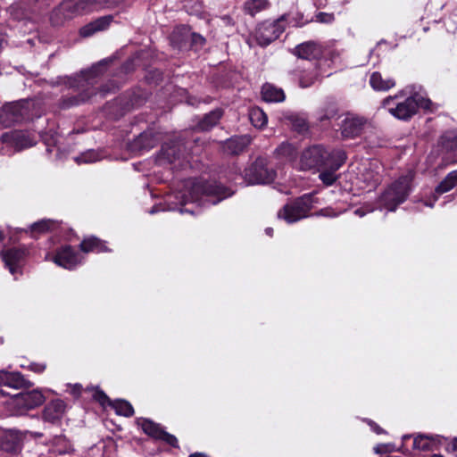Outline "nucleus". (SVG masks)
Returning <instances> with one entry per match:
<instances>
[{"label": "nucleus", "instance_id": "nucleus-3", "mask_svg": "<svg viewBox=\"0 0 457 457\" xmlns=\"http://www.w3.org/2000/svg\"><path fill=\"white\" fill-rule=\"evenodd\" d=\"M402 93L385 98L382 102V107L399 120H409L417 112L419 107L430 109L431 101L420 95L406 97L404 99Z\"/></svg>", "mask_w": 457, "mask_h": 457}, {"label": "nucleus", "instance_id": "nucleus-13", "mask_svg": "<svg viewBox=\"0 0 457 457\" xmlns=\"http://www.w3.org/2000/svg\"><path fill=\"white\" fill-rule=\"evenodd\" d=\"M370 127V122L366 118L350 114L342 120L341 135L345 138H354Z\"/></svg>", "mask_w": 457, "mask_h": 457}, {"label": "nucleus", "instance_id": "nucleus-5", "mask_svg": "<svg viewBox=\"0 0 457 457\" xmlns=\"http://www.w3.org/2000/svg\"><path fill=\"white\" fill-rule=\"evenodd\" d=\"M288 14H283L273 21H263L260 23L253 36L257 45L266 46L279 37L285 31L287 23Z\"/></svg>", "mask_w": 457, "mask_h": 457}, {"label": "nucleus", "instance_id": "nucleus-52", "mask_svg": "<svg viewBox=\"0 0 457 457\" xmlns=\"http://www.w3.org/2000/svg\"><path fill=\"white\" fill-rule=\"evenodd\" d=\"M4 41H5L4 36L0 34V50L2 49L3 44Z\"/></svg>", "mask_w": 457, "mask_h": 457}, {"label": "nucleus", "instance_id": "nucleus-15", "mask_svg": "<svg viewBox=\"0 0 457 457\" xmlns=\"http://www.w3.org/2000/svg\"><path fill=\"white\" fill-rule=\"evenodd\" d=\"M137 424L148 436L155 439L162 440L173 447H178V440L176 436L165 432L158 424L146 419L137 420Z\"/></svg>", "mask_w": 457, "mask_h": 457}, {"label": "nucleus", "instance_id": "nucleus-4", "mask_svg": "<svg viewBox=\"0 0 457 457\" xmlns=\"http://www.w3.org/2000/svg\"><path fill=\"white\" fill-rule=\"evenodd\" d=\"M412 179V173L409 172L392 183L380 196L382 207L388 211H395L399 204L403 203L411 192Z\"/></svg>", "mask_w": 457, "mask_h": 457}, {"label": "nucleus", "instance_id": "nucleus-40", "mask_svg": "<svg viewBox=\"0 0 457 457\" xmlns=\"http://www.w3.org/2000/svg\"><path fill=\"white\" fill-rule=\"evenodd\" d=\"M377 453H385L393 451V445H378L374 448Z\"/></svg>", "mask_w": 457, "mask_h": 457}, {"label": "nucleus", "instance_id": "nucleus-53", "mask_svg": "<svg viewBox=\"0 0 457 457\" xmlns=\"http://www.w3.org/2000/svg\"><path fill=\"white\" fill-rule=\"evenodd\" d=\"M355 214L359 215L360 217H362L364 215V212L361 209L355 210Z\"/></svg>", "mask_w": 457, "mask_h": 457}, {"label": "nucleus", "instance_id": "nucleus-29", "mask_svg": "<svg viewBox=\"0 0 457 457\" xmlns=\"http://www.w3.org/2000/svg\"><path fill=\"white\" fill-rule=\"evenodd\" d=\"M21 394L22 397H24L25 405L27 406L28 410L34 409L41 405L45 401V396L38 390H32Z\"/></svg>", "mask_w": 457, "mask_h": 457}, {"label": "nucleus", "instance_id": "nucleus-56", "mask_svg": "<svg viewBox=\"0 0 457 457\" xmlns=\"http://www.w3.org/2000/svg\"><path fill=\"white\" fill-rule=\"evenodd\" d=\"M430 457H443V456L438 455V454H433V455H431Z\"/></svg>", "mask_w": 457, "mask_h": 457}, {"label": "nucleus", "instance_id": "nucleus-20", "mask_svg": "<svg viewBox=\"0 0 457 457\" xmlns=\"http://www.w3.org/2000/svg\"><path fill=\"white\" fill-rule=\"evenodd\" d=\"M0 384L15 389L28 386V382L21 373L5 370H0Z\"/></svg>", "mask_w": 457, "mask_h": 457}, {"label": "nucleus", "instance_id": "nucleus-35", "mask_svg": "<svg viewBox=\"0 0 457 457\" xmlns=\"http://www.w3.org/2000/svg\"><path fill=\"white\" fill-rule=\"evenodd\" d=\"M429 444L428 437L425 436H418L413 440V447L419 450H428Z\"/></svg>", "mask_w": 457, "mask_h": 457}, {"label": "nucleus", "instance_id": "nucleus-30", "mask_svg": "<svg viewBox=\"0 0 457 457\" xmlns=\"http://www.w3.org/2000/svg\"><path fill=\"white\" fill-rule=\"evenodd\" d=\"M221 111L215 110L206 114L202 121L199 123V129L201 130H208L215 126L220 119L221 118Z\"/></svg>", "mask_w": 457, "mask_h": 457}, {"label": "nucleus", "instance_id": "nucleus-10", "mask_svg": "<svg viewBox=\"0 0 457 457\" xmlns=\"http://www.w3.org/2000/svg\"><path fill=\"white\" fill-rule=\"evenodd\" d=\"M331 150L321 145H313L304 150L300 159L302 170L320 169L330 158Z\"/></svg>", "mask_w": 457, "mask_h": 457}, {"label": "nucleus", "instance_id": "nucleus-1", "mask_svg": "<svg viewBox=\"0 0 457 457\" xmlns=\"http://www.w3.org/2000/svg\"><path fill=\"white\" fill-rule=\"evenodd\" d=\"M233 192L217 182H205L202 179H189L183 182L178 195L180 204L189 202L204 204H216L232 195Z\"/></svg>", "mask_w": 457, "mask_h": 457}, {"label": "nucleus", "instance_id": "nucleus-24", "mask_svg": "<svg viewBox=\"0 0 457 457\" xmlns=\"http://www.w3.org/2000/svg\"><path fill=\"white\" fill-rule=\"evenodd\" d=\"M262 96L266 102H282L285 99L283 90L269 83L262 86Z\"/></svg>", "mask_w": 457, "mask_h": 457}, {"label": "nucleus", "instance_id": "nucleus-18", "mask_svg": "<svg viewBox=\"0 0 457 457\" xmlns=\"http://www.w3.org/2000/svg\"><path fill=\"white\" fill-rule=\"evenodd\" d=\"M112 21L111 16L100 17L88 24L83 26L79 29V35L82 37H88L93 36L95 33L106 29Z\"/></svg>", "mask_w": 457, "mask_h": 457}, {"label": "nucleus", "instance_id": "nucleus-41", "mask_svg": "<svg viewBox=\"0 0 457 457\" xmlns=\"http://www.w3.org/2000/svg\"><path fill=\"white\" fill-rule=\"evenodd\" d=\"M29 369L34 372L41 373L46 370V365L43 363H31Z\"/></svg>", "mask_w": 457, "mask_h": 457}, {"label": "nucleus", "instance_id": "nucleus-16", "mask_svg": "<svg viewBox=\"0 0 457 457\" xmlns=\"http://www.w3.org/2000/svg\"><path fill=\"white\" fill-rule=\"evenodd\" d=\"M0 255L9 271L15 275L21 270V262L27 255V250L25 248H12L5 252H1Z\"/></svg>", "mask_w": 457, "mask_h": 457}, {"label": "nucleus", "instance_id": "nucleus-42", "mask_svg": "<svg viewBox=\"0 0 457 457\" xmlns=\"http://www.w3.org/2000/svg\"><path fill=\"white\" fill-rule=\"evenodd\" d=\"M297 123L295 124V128L299 130V131H303L307 129V126H306V123H305V120L301 119V120H296Z\"/></svg>", "mask_w": 457, "mask_h": 457}, {"label": "nucleus", "instance_id": "nucleus-46", "mask_svg": "<svg viewBox=\"0 0 457 457\" xmlns=\"http://www.w3.org/2000/svg\"><path fill=\"white\" fill-rule=\"evenodd\" d=\"M370 425L373 431H375L377 434H380L382 432V429L374 422H370Z\"/></svg>", "mask_w": 457, "mask_h": 457}, {"label": "nucleus", "instance_id": "nucleus-6", "mask_svg": "<svg viewBox=\"0 0 457 457\" xmlns=\"http://www.w3.org/2000/svg\"><path fill=\"white\" fill-rule=\"evenodd\" d=\"M5 154L11 155L15 152L33 146L36 137L28 131L13 130L3 134L0 137Z\"/></svg>", "mask_w": 457, "mask_h": 457}, {"label": "nucleus", "instance_id": "nucleus-43", "mask_svg": "<svg viewBox=\"0 0 457 457\" xmlns=\"http://www.w3.org/2000/svg\"><path fill=\"white\" fill-rule=\"evenodd\" d=\"M95 397L97 399V401H99L102 404H104L105 403V401H107V396L105 395L104 393L103 392H96Z\"/></svg>", "mask_w": 457, "mask_h": 457}, {"label": "nucleus", "instance_id": "nucleus-22", "mask_svg": "<svg viewBox=\"0 0 457 457\" xmlns=\"http://www.w3.org/2000/svg\"><path fill=\"white\" fill-rule=\"evenodd\" d=\"M370 84L376 91H387L395 86V80L390 77H383L378 71H374L370 77Z\"/></svg>", "mask_w": 457, "mask_h": 457}, {"label": "nucleus", "instance_id": "nucleus-19", "mask_svg": "<svg viewBox=\"0 0 457 457\" xmlns=\"http://www.w3.org/2000/svg\"><path fill=\"white\" fill-rule=\"evenodd\" d=\"M457 185V170L450 172L445 179L436 187L433 201H426L425 205L433 207L434 203L437 200V195L450 191Z\"/></svg>", "mask_w": 457, "mask_h": 457}, {"label": "nucleus", "instance_id": "nucleus-17", "mask_svg": "<svg viewBox=\"0 0 457 457\" xmlns=\"http://www.w3.org/2000/svg\"><path fill=\"white\" fill-rule=\"evenodd\" d=\"M250 143L251 138L248 136L231 137L224 142L223 151L228 154H239Z\"/></svg>", "mask_w": 457, "mask_h": 457}, {"label": "nucleus", "instance_id": "nucleus-39", "mask_svg": "<svg viewBox=\"0 0 457 457\" xmlns=\"http://www.w3.org/2000/svg\"><path fill=\"white\" fill-rule=\"evenodd\" d=\"M316 20L320 23H331L334 21L335 16L333 13L319 12L316 15Z\"/></svg>", "mask_w": 457, "mask_h": 457}, {"label": "nucleus", "instance_id": "nucleus-9", "mask_svg": "<svg viewBox=\"0 0 457 457\" xmlns=\"http://www.w3.org/2000/svg\"><path fill=\"white\" fill-rule=\"evenodd\" d=\"M276 172L269 169L264 160L257 159L245 170L244 179L249 185L269 184L274 180Z\"/></svg>", "mask_w": 457, "mask_h": 457}, {"label": "nucleus", "instance_id": "nucleus-57", "mask_svg": "<svg viewBox=\"0 0 457 457\" xmlns=\"http://www.w3.org/2000/svg\"><path fill=\"white\" fill-rule=\"evenodd\" d=\"M145 147H148V148L153 147V145L147 144V145H145Z\"/></svg>", "mask_w": 457, "mask_h": 457}, {"label": "nucleus", "instance_id": "nucleus-48", "mask_svg": "<svg viewBox=\"0 0 457 457\" xmlns=\"http://www.w3.org/2000/svg\"><path fill=\"white\" fill-rule=\"evenodd\" d=\"M452 450L454 453V455L457 457V439L453 442Z\"/></svg>", "mask_w": 457, "mask_h": 457}, {"label": "nucleus", "instance_id": "nucleus-31", "mask_svg": "<svg viewBox=\"0 0 457 457\" xmlns=\"http://www.w3.org/2000/svg\"><path fill=\"white\" fill-rule=\"evenodd\" d=\"M249 119L252 124L259 129L263 128L268 121L266 114L260 108H253L249 112Z\"/></svg>", "mask_w": 457, "mask_h": 457}, {"label": "nucleus", "instance_id": "nucleus-12", "mask_svg": "<svg viewBox=\"0 0 457 457\" xmlns=\"http://www.w3.org/2000/svg\"><path fill=\"white\" fill-rule=\"evenodd\" d=\"M29 103L17 102L5 104L0 110V123L9 127L29 118Z\"/></svg>", "mask_w": 457, "mask_h": 457}, {"label": "nucleus", "instance_id": "nucleus-37", "mask_svg": "<svg viewBox=\"0 0 457 457\" xmlns=\"http://www.w3.org/2000/svg\"><path fill=\"white\" fill-rule=\"evenodd\" d=\"M277 153L279 155L291 157L295 154V148L291 144L283 143L277 148Z\"/></svg>", "mask_w": 457, "mask_h": 457}, {"label": "nucleus", "instance_id": "nucleus-44", "mask_svg": "<svg viewBox=\"0 0 457 457\" xmlns=\"http://www.w3.org/2000/svg\"><path fill=\"white\" fill-rule=\"evenodd\" d=\"M193 41L195 44L204 45L205 39L200 35H194Z\"/></svg>", "mask_w": 457, "mask_h": 457}, {"label": "nucleus", "instance_id": "nucleus-36", "mask_svg": "<svg viewBox=\"0 0 457 457\" xmlns=\"http://www.w3.org/2000/svg\"><path fill=\"white\" fill-rule=\"evenodd\" d=\"M363 179L367 182L368 186L370 187H375L380 181V176L378 172H367L366 174H362Z\"/></svg>", "mask_w": 457, "mask_h": 457}, {"label": "nucleus", "instance_id": "nucleus-38", "mask_svg": "<svg viewBox=\"0 0 457 457\" xmlns=\"http://www.w3.org/2000/svg\"><path fill=\"white\" fill-rule=\"evenodd\" d=\"M50 220H41L31 225V232H44L50 228Z\"/></svg>", "mask_w": 457, "mask_h": 457}, {"label": "nucleus", "instance_id": "nucleus-55", "mask_svg": "<svg viewBox=\"0 0 457 457\" xmlns=\"http://www.w3.org/2000/svg\"><path fill=\"white\" fill-rule=\"evenodd\" d=\"M4 238V236L2 231H0V242H2Z\"/></svg>", "mask_w": 457, "mask_h": 457}, {"label": "nucleus", "instance_id": "nucleus-27", "mask_svg": "<svg viewBox=\"0 0 457 457\" xmlns=\"http://www.w3.org/2000/svg\"><path fill=\"white\" fill-rule=\"evenodd\" d=\"M6 404L15 415H21L29 411L25 405V400L21 393L10 396Z\"/></svg>", "mask_w": 457, "mask_h": 457}, {"label": "nucleus", "instance_id": "nucleus-34", "mask_svg": "<svg viewBox=\"0 0 457 457\" xmlns=\"http://www.w3.org/2000/svg\"><path fill=\"white\" fill-rule=\"evenodd\" d=\"M99 160V154L94 150H89L86 153L81 154L79 156L75 158L78 163H90Z\"/></svg>", "mask_w": 457, "mask_h": 457}, {"label": "nucleus", "instance_id": "nucleus-23", "mask_svg": "<svg viewBox=\"0 0 457 457\" xmlns=\"http://www.w3.org/2000/svg\"><path fill=\"white\" fill-rule=\"evenodd\" d=\"M295 53L300 58L312 59L320 54V48L316 43L306 42L297 46Z\"/></svg>", "mask_w": 457, "mask_h": 457}, {"label": "nucleus", "instance_id": "nucleus-33", "mask_svg": "<svg viewBox=\"0 0 457 457\" xmlns=\"http://www.w3.org/2000/svg\"><path fill=\"white\" fill-rule=\"evenodd\" d=\"M112 405L114 408L116 413L119 415L130 417L134 413L132 405L127 401L117 400V401L113 402V403Z\"/></svg>", "mask_w": 457, "mask_h": 457}, {"label": "nucleus", "instance_id": "nucleus-28", "mask_svg": "<svg viewBox=\"0 0 457 457\" xmlns=\"http://www.w3.org/2000/svg\"><path fill=\"white\" fill-rule=\"evenodd\" d=\"M269 7L270 3L268 0H247L244 4L245 12L251 16H254Z\"/></svg>", "mask_w": 457, "mask_h": 457}, {"label": "nucleus", "instance_id": "nucleus-47", "mask_svg": "<svg viewBox=\"0 0 457 457\" xmlns=\"http://www.w3.org/2000/svg\"><path fill=\"white\" fill-rule=\"evenodd\" d=\"M148 135L147 134H142L140 135V137H138L137 141H138V144H143V142L147 138Z\"/></svg>", "mask_w": 457, "mask_h": 457}, {"label": "nucleus", "instance_id": "nucleus-21", "mask_svg": "<svg viewBox=\"0 0 457 457\" xmlns=\"http://www.w3.org/2000/svg\"><path fill=\"white\" fill-rule=\"evenodd\" d=\"M65 403L62 400L56 399L50 402L44 410V419L49 422H55L64 413Z\"/></svg>", "mask_w": 457, "mask_h": 457}, {"label": "nucleus", "instance_id": "nucleus-32", "mask_svg": "<svg viewBox=\"0 0 457 457\" xmlns=\"http://www.w3.org/2000/svg\"><path fill=\"white\" fill-rule=\"evenodd\" d=\"M179 147L177 145H164L162 147L161 158L170 163H173L176 160L179 159Z\"/></svg>", "mask_w": 457, "mask_h": 457}, {"label": "nucleus", "instance_id": "nucleus-14", "mask_svg": "<svg viewBox=\"0 0 457 457\" xmlns=\"http://www.w3.org/2000/svg\"><path fill=\"white\" fill-rule=\"evenodd\" d=\"M45 259L50 260V254H46ZM51 260L58 266L68 270L74 269L82 262L79 254L77 253L70 245H64L58 249Z\"/></svg>", "mask_w": 457, "mask_h": 457}, {"label": "nucleus", "instance_id": "nucleus-54", "mask_svg": "<svg viewBox=\"0 0 457 457\" xmlns=\"http://www.w3.org/2000/svg\"><path fill=\"white\" fill-rule=\"evenodd\" d=\"M9 395L4 389H0V397Z\"/></svg>", "mask_w": 457, "mask_h": 457}, {"label": "nucleus", "instance_id": "nucleus-7", "mask_svg": "<svg viewBox=\"0 0 457 457\" xmlns=\"http://www.w3.org/2000/svg\"><path fill=\"white\" fill-rule=\"evenodd\" d=\"M312 196L304 195L287 204L278 212V217L287 223L296 222L308 216L312 209Z\"/></svg>", "mask_w": 457, "mask_h": 457}, {"label": "nucleus", "instance_id": "nucleus-58", "mask_svg": "<svg viewBox=\"0 0 457 457\" xmlns=\"http://www.w3.org/2000/svg\"><path fill=\"white\" fill-rule=\"evenodd\" d=\"M156 211L154 209H153L150 212L151 213H154Z\"/></svg>", "mask_w": 457, "mask_h": 457}, {"label": "nucleus", "instance_id": "nucleus-11", "mask_svg": "<svg viewBox=\"0 0 457 457\" xmlns=\"http://www.w3.org/2000/svg\"><path fill=\"white\" fill-rule=\"evenodd\" d=\"M330 158L320 169V179L327 186L332 185L337 179L336 171L345 163L346 154L342 149H332Z\"/></svg>", "mask_w": 457, "mask_h": 457}, {"label": "nucleus", "instance_id": "nucleus-2", "mask_svg": "<svg viewBox=\"0 0 457 457\" xmlns=\"http://www.w3.org/2000/svg\"><path fill=\"white\" fill-rule=\"evenodd\" d=\"M109 62H111V60H103L78 77L67 79L66 83H68L71 87H76L79 91H81V94L63 98L61 103V107L67 109L79 105L89 99L92 95L96 94L95 86L97 83L96 77L103 73L104 67Z\"/></svg>", "mask_w": 457, "mask_h": 457}, {"label": "nucleus", "instance_id": "nucleus-45", "mask_svg": "<svg viewBox=\"0 0 457 457\" xmlns=\"http://www.w3.org/2000/svg\"><path fill=\"white\" fill-rule=\"evenodd\" d=\"M314 4L317 7H324L328 4V0H314Z\"/></svg>", "mask_w": 457, "mask_h": 457}, {"label": "nucleus", "instance_id": "nucleus-51", "mask_svg": "<svg viewBox=\"0 0 457 457\" xmlns=\"http://www.w3.org/2000/svg\"><path fill=\"white\" fill-rule=\"evenodd\" d=\"M189 457H208L207 455L204 454V453H193L191 454Z\"/></svg>", "mask_w": 457, "mask_h": 457}, {"label": "nucleus", "instance_id": "nucleus-49", "mask_svg": "<svg viewBox=\"0 0 457 457\" xmlns=\"http://www.w3.org/2000/svg\"><path fill=\"white\" fill-rule=\"evenodd\" d=\"M179 212H180V213H184V212H189L191 214L195 213L194 210H189V209H180Z\"/></svg>", "mask_w": 457, "mask_h": 457}, {"label": "nucleus", "instance_id": "nucleus-26", "mask_svg": "<svg viewBox=\"0 0 457 457\" xmlns=\"http://www.w3.org/2000/svg\"><path fill=\"white\" fill-rule=\"evenodd\" d=\"M322 75L319 71L318 68L310 67L304 70L299 78V84L302 87H308L319 80Z\"/></svg>", "mask_w": 457, "mask_h": 457}, {"label": "nucleus", "instance_id": "nucleus-25", "mask_svg": "<svg viewBox=\"0 0 457 457\" xmlns=\"http://www.w3.org/2000/svg\"><path fill=\"white\" fill-rule=\"evenodd\" d=\"M80 249L84 253H102L107 251L104 242L95 237L85 238L80 244Z\"/></svg>", "mask_w": 457, "mask_h": 457}, {"label": "nucleus", "instance_id": "nucleus-59", "mask_svg": "<svg viewBox=\"0 0 457 457\" xmlns=\"http://www.w3.org/2000/svg\"><path fill=\"white\" fill-rule=\"evenodd\" d=\"M120 3V0H119V2L114 6L118 5Z\"/></svg>", "mask_w": 457, "mask_h": 457}, {"label": "nucleus", "instance_id": "nucleus-50", "mask_svg": "<svg viewBox=\"0 0 457 457\" xmlns=\"http://www.w3.org/2000/svg\"><path fill=\"white\" fill-rule=\"evenodd\" d=\"M265 232H266V234H267L268 236L271 237V236H272V234H273V228H267L265 229Z\"/></svg>", "mask_w": 457, "mask_h": 457}, {"label": "nucleus", "instance_id": "nucleus-8", "mask_svg": "<svg viewBox=\"0 0 457 457\" xmlns=\"http://www.w3.org/2000/svg\"><path fill=\"white\" fill-rule=\"evenodd\" d=\"M119 0H66L62 4L67 15H81L104 7H113Z\"/></svg>", "mask_w": 457, "mask_h": 457}]
</instances>
